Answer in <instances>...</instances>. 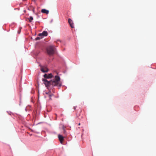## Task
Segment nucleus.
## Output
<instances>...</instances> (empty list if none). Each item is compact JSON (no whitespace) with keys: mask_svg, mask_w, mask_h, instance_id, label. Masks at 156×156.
Listing matches in <instances>:
<instances>
[{"mask_svg":"<svg viewBox=\"0 0 156 156\" xmlns=\"http://www.w3.org/2000/svg\"><path fill=\"white\" fill-rule=\"evenodd\" d=\"M48 75L45 74L44 77L45 79H42L43 83H44L45 86L48 88L49 87H53L54 86H58L60 87L62 86L61 83H60V78L58 76H55L54 79L53 80H48L45 79L49 78Z\"/></svg>","mask_w":156,"mask_h":156,"instance_id":"obj_1","label":"nucleus"},{"mask_svg":"<svg viewBox=\"0 0 156 156\" xmlns=\"http://www.w3.org/2000/svg\"><path fill=\"white\" fill-rule=\"evenodd\" d=\"M55 48L54 46H51L47 48V52L50 55H53L55 52Z\"/></svg>","mask_w":156,"mask_h":156,"instance_id":"obj_2","label":"nucleus"},{"mask_svg":"<svg viewBox=\"0 0 156 156\" xmlns=\"http://www.w3.org/2000/svg\"><path fill=\"white\" fill-rule=\"evenodd\" d=\"M58 138L60 143L61 144H63V141L64 140V137L60 134L58 135Z\"/></svg>","mask_w":156,"mask_h":156,"instance_id":"obj_3","label":"nucleus"},{"mask_svg":"<svg viewBox=\"0 0 156 156\" xmlns=\"http://www.w3.org/2000/svg\"><path fill=\"white\" fill-rule=\"evenodd\" d=\"M41 70L42 72L45 73L48 71V69L46 67L41 66Z\"/></svg>","mask_w":156,"mask_h":156,"instance_id":"obj_4","label":"nucleus"},{"mask_svg":"<svg viewBox=\"0 0 156 156\" xmlns=\"http://www.w3.org/2000/svg\"><path fill=\"white\" fill-rule=\"evenodd\" d=\"M68 23L70 24V25L71 28H73L74 27V26L73 22V21L70 18L68 19Z\"/></svg>","mask_w":156,"mask_h":156,"instance_id":"obj_5","label":"nucleus"},{"mask_svg":"<svg viewBox=\"0 0 156 156\" xmlns=\"http://www.w3.org/2000/svg\"><path fill=\"white\" fill-rule=\"evenodd\" d=\"M41 12L43 13H45L47 14H48L49 13V11L45 9H42L41 10Z\"/></svg>","mask_w":156,"mask_h":156,"instance_id":"obj_6","label":"nucleus"},{"mask_svg":"<svg viewBox=\"0 0 156 156\" xmlns=\"http://www.w3.org/2000/svg\"><path fill=\"white\" fill-rule=\"evenodd\" d=\"M42 34L43 37L44 36H46L48 35V33H47V31H44L42 33Z\"/></svg>","mask_w":156,"mask_h":156,"instance_id":"obj_7","label":"nucleus"},{"mask_svg":"<svg viewBox=\"0 0 156 156\" xmlns=\"http://www.w3.org/2000/svg\"><path fill=\"white\" fill-rule=\"evenodd\" d=\"M29 20V22H31L32 20L33 19V17L32 16H30L29 19H28Z\"/></svg>","mask_w":156,"mask_h":156,"instance_id":"obj_8","label":"nucleus"},{"mask_svg":"<svg viewBox=\"0 0 156 156\" xmlns=\"http://www.w3.org/2000/svg\"><path fill=\"white\" fill-rule=\"evenodd\" d=\"M48 76H49V78H50L53 77V76L51 73H50L48 75Z\"/></svg>","mask_w":156,"mask_h":156,"instance_id":"obj_9","label":"nucleus"},{"mask_svg":"<svg viewBox=\"0 0 156 156\" xmlns=\"http://www.w3.org/2000/svg\"><path fill=\"white\" fill-rule=\"evenodd\" d=\"M38 36L41 37V38H42L43 37V36L42 34V33L39 34L38 35Z\"/></svg>","mask_w":156,"mask_h":156,"instance_id":"obj_10","label":"nucleus"},{"mask_svg":"<svg viewBox=\"0 0 156 156\" xmlns=\"http://www.w3.org/2000/svg\"><path fill=\"white\" fill-rule=\"evenodd\" d=\"M63 133L64 134H66V130L65 129V128L64 127H63Z\"/></svg>","mask_w":156,"mask_h":156,"instance_id":"obj_11","label":"nucleus"},{"mask_svg":"<svg viewBox=\"0 0 156 156\" xmlns=\"http://www.w3.org/2000/svg\"><path fill=\"white\" fill-rule=\"evenodd\" d=\"M40 39H41V37H37L35 38L36 40H40Z\"/></svg>","mask_w":156,"mask_h":156,"instance_id":"obj_12","label":"nucleus"},{"mask_svg":"<svg viewBox=\"0 0 156 156\" xmlns=\"http://www.w3.org/2000/svg\"><path fill=\"white\" fill-rule=\"evenodd\" d=\"M53 95V94H50L49 95V97L50 99H51V97Z\"/></svg>","mask_w":156,"mask_h":156,"instance_id":"obj_13","label":"nucleus"},{"mask_svg":"<svg viewBox=\"0 0 156 156\" xmlns=\"http://www.w3.org/2000/svg\"><path fill=\"white\" fill-rule=\"evenodd\" d=\"M80 125V123H79V124H78V125L79 126Z\"/></svg>","mask_w":156,"mask_h":156,"instance_id":"obj_14","label":"nucleus"},{"mask_svg":"<svg viewBox=\"0 0 156 156\" xmlns=\"http://www.w3.org/2000/svg\"><path fill=\"white\" fill-rule=\"evenodd\" d=\"M74 109H75V108H76L75 107H74Z\"/></svg>","mask_w":156,"mask_h":156,"instance_id":"obj_15","label":"nucleus"},{"mask_svg":"<svg viewBox=\"0 0 156 156\" xmlns=\"http://www.w3.org/2000/svg\"><path fill=\"white\" fill-rule=\"evenodd\" d=\"M57 41H60L59 40H57Z\"/></svg>","mask_w":156,"mask_h":156,"instance_id":"obj_16","label":"nucleus"},{"mask_svg":"<svg viewBox=\"0 0 156 156\" xmlns=\"http://www.w3.org/2000/svg\"><path fill=\"white\" fill-rule=\"evenodd\" d=\"M20 32H18V33H19V34H20Z\"/></svg>","mask_w":156,"mask_h":156,"instance_id":"obj_17","label":"nucleus"},{"mask_svg":"<svg viewBox=\"0 0 156 156\" xmlns=\"http://www.w3.org/2000/svg\"><path fill=\"white\" fill-rule=\"evenodd\" d=\"M31 135H32V134H30V136H31Z\"/></svg>","mask_w":156,"mask_h":156,"instance_id":"obj_18","label":"nucleus"}]
</instances>
